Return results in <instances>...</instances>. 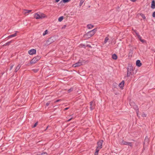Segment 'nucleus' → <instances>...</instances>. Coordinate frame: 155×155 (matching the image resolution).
Listing matches in <instances>:
<instances>
[{
  "label": "nucleus",
  "mask_w": 155,
  "mask_h": 155,
  "mask_svg": "<svg viewBox=\"0 0 155 155\" xmlns=\"http://www.w3.org/2000/svg\"><path fill=\"white\" fill-rule=\"evenodd\" d=\"M97 30V28H95L85 34L84 35V37L87 38H90L94 34Z\"/></svg>",
  "instance_id": "1"
},
{
  "label": "nucleus",
  "mask_w": 155,
  "mask_h": 155,
  "mask_svg": "<svg viewBox=\"0 0 155 155\" xmlns=\"http://www.w3.org/2000/svg\"><path fill=\"white\" fill-rule=\"evenodd\" d=\"M103 142V141L102 140H100L97 142V146L96 147V151L94 153L95 155H98L99 151L102 148V145Z\"/></svg>",
  "instance_id": "2"
},
{
  "label": "nucleus",
  "mask_w": 155,
  "mask_h": 155,
  "mask_svg": "<svg viewBox=\"0 0 155 155\" xmlns=\"http://www.w3.org/2000/svg\"><path fill=\"white\" fill-rule=\"evenodd\" d=\"M127 70V76L129 77L132 75L133 73V67L130 64L128 65Z\"/></svg>",
  "instance_id": "3"
},
{
  "label": "nucleus",
  "mask_w": 155,
  "mask_h": 155,
  "mask_svg": "<svg viewBox=\"0 0 155 155\" xmlns=\"http://www.w3.org/2000/svg\"><path fill=\"white\" fill-rule=\"evenodd\" d=\"M45 17V15L42 13L38 12L34 14V17L36 19H42Z\"/></svg>",
  "instance_id": "4"
},
{
  "label": "nucleus",
  "mask_w": 155,
  "mask_h": 155,
  "mask_svg": "<svg viewBox=\"0 0 155 155\" xmlns=\"http://www.w3.org/2000/svg\"><path fill=\"white\" fill-rule=\"evenodd\" d=\"M54 40L55 39L54 37H51L49 38L46 41V45H48L50 44L54 41Z\"/></svg>",
  "instance_id": "5"
},
{
  "label": "nucleus",
  "mask_w": 155,
  "mask_h": 155,
  "mask_svg": "<svg viewBox=\"0 0 155 155\" xmlns=\"http://www.w3.org/2000/svg\"><path fill=\"white\" fill-rule=\"evenodd\" d=\"M82 62L80 60H79V61L78 62L73 64V66L75 67H76L80 66L81 65H82Z\"/></svg>",
  "instance_id": "6"
},
{
  "label": "nucleus",
  "mask_w": 155,
  "mask_h": 155,
  "mask_svg": "<svg viewBox=\"0 0 155 155\" xmlns=\"http://www.w3.org/2000/svg\"><path fill=\"white\" fill-rule=\"evenodd\" d=\"M36 50L35 49H31L28 51V54L30 55H33L36 53Z\"/></svg>",
  "instance_id": "7"
},
{
  "label": "nucleus",
  "mask_w": 155,
  "mask_h": 155,
  "mask_svg": "<svg viewBox=\"0 0 155 155\" xmlns=\"http://www.w3.org/2000/svg\"><path fill=\"white\" fill-rule=\"evenodd\" d=\"M90 108L91 110H93L94 108L95 107V103H93V101H91L90 103Z\"/></svg>",
  "instance_id": "8"
},
{
  "label": "nucleus",
  "mask_w": 155,
  "mask_h": 155,
  "mask_svg": "<svg viewBox=\"0 0 155 155\" xmlns=\"http://www.w3.org/2000/svg\"><path fill=\"white\" fill-rule=\"evenodd\" d=\"M137 36L138 38V39L140 41H141L143 43L145 42V40L142 39V38L139 35V34L137 35Z\"/></svg>",
  "instance_id": "9"
},
{
  "label": "nucleus",
  "mask_w": 155,
  "mask_h": 155,
  "mask_svg": "<svg viewBox=\"0 0 155 155\" xmlns=\"http://www.w3.org/2000/svg\"><path fill=\"white\" fill-rule=\"evenodd\" d=\"M151 7L152 9L155 8V1L154 0H153L152 1Z\"/></svg>",
  "instance_id": "10"
},
{
  "label": "nucleus",
  "mask_w": 155,
  "mask_h": 155,
  "mask_svg": "<svg viewBox=\"0 0 155 155\" xmlns=\"http://www.w3.org/2000/svg\"><path fill=\"white\" fill-rule=\"evenodd\" d=\"M136 64L137 66L139 67L142 64L140 62V60H138L136 61Z\"/></svg>",
  "instance_id": "11"
},
{
  "label": "nucleus",
  "mask_w": 155,
  "mask_h": 155,
  "mask_svg": "<svg viewBox=\"0 0 155 155\" xmlns=\"http://www.w3.org/2000/svg\"><path fill=\"white\" fill-rule=\"evenodd\" d=\"M37 61V60L36 59V58H34L31 61L30 63L31 64H34L36 63Z\"/></svg>",
  "instance_id": "12"
},
{
  "label": "nucleus",
  "mask_w": 155,
  "mask_h": 155,
  "mask_svg": "<svg viewBox=\"0 0 155 155\" xmlns=\"http://www.w3.org/2000/svg\"><path fill=\"white\" fill-rule=\"evenodd\" d=\"M18 31H16L15 32V33H14V34H12V35H9L8 37L9 38H12V37H15L17 35V32Z\"/></svg>",
  "instance_id": "13"
},
{
  "label": "nucleus",
  "mask_w": 155,
  "mask_h": 155,
  "mask_svg": "<svg viewBox=\"0 0 155 155\" xmlns=\"http://www.w3.org/2000/svg\"><path fill=\"white\" fill-rule=\"evenodd\" d=\"M124 84V81H122L121 82L119 83V87H123Z\"/></svg>",
  "instance_id": "14"
},
{
  "label": "nucleus",
  "mask_w": 155,
  "mask_h": 155,
  "mask_svg": "<svg viewBox=\"0 0 155 155\" xmlns=\"http://www.w3.org/2000/svg\"><path fill=\"white\" fill-rule=\"evenodd\" d=\"M94 27V26L93 25H92L91 24H88L87 25V27L89 29H91L93 28Z\"/></svg>",
  "instance_id": "15"
},
{
  "label": "nucleus",
  "mask_w": 155,
  "mask_h": 155,
  "mask_svg": "<svg viewBox=\"0 0 155 155\" xmlns=\"http://www.w3.org/2000/svg\"><path fill=\"white\" fill-rule=\"evenodd\" d=\"M21 65L20 64H18L16 67L15 71L17 72L20 68Z\"/></svg>",
  "instance_id": "16"
},
{
  "label": "nucleus",
  "mask_w": 155,
  "mask_h": 155,
  "mask_svg": "<svg viewBox=\"0 0 155 155\" xmlns=\"http://www.w3.org/2000/svg\"><path fill=\"white\" fill-rule=\"evenodd\" d=\"M112 58L114 60H116L117 59V57L116 54H114L112 55Z\"/></svg>",
  "instance_id": "17"
},
{
  "label": "nucleus",
  "mask_w": 155,
  "mask_h": 155,
  "mask_svg": "<svg viewBox=\"0 0 155 155\" xmlns=\"http://www.w3.org/2000/svg\"><path fill=\"white\" fill-rule=\"evenodd\" d=\"M148 141H149L148 138L147 137H146L145 139V140H144V144L145 143L148 144V142H149Z\"/></svg>",
  "instance_id": "18"
},
{
  "label": "nucleus",
  "mask_w": 155,
  "mask_h": 155,
  "mask_svg": "<svg viewBox=\"0 0 155 155\" xmlns=\"http://www.w3.org/2000/svg\"><path fill=\"white\" fill-rule=\"evenodd\" d=\"M22 13L24 15H26L27 13H28V10L24 9L23 10Z\"/></svg>",
  "instance_id": "19"
},
{
  "label": "nucleus",
  "mask_w": 155,
  "mask_h": 155,
  "mask_svg": "<svg viewBox=\"0 0 155 155\" xmlns=\"http://www.w3.org/2000/svg\"><path fill=\"white\" fill-rule=\"evenodd\" d=\"M12 41L8 42L7 43H6L5 44H4L3 45V46H5L7 45H8L12 43Z\"/></svg>",
  "instance_id": "20"
},
{
  "label": "nucleus",
  "mask_w": 155,
  "mask_h": 155,
  "mask_svg": "<svg viewBox=\"0 0 155 155\" xmlns=\"http://www.w3.org/2000/svg\"><path fill=\"white\" fill-rule=\"evenodd\" d=\"M109 40V38L108 37H106L104 39V44H106L107 42V41Z\"/></svg>",
  "instance_id": "21"
},
{
  "label": "nucleus",
  "mask_w": 155,
  "mask_h": 155,
  "mask_svg": "<svg viewBox=\"0 0 155 155\" xmlns=\"http://www.w3.org/2000/svg\"><path fill=\"white\" fill-rule=\"evenodd\" d=\"M85 0H81L80 3L79 5L81 6Z\"/></svg>",
  "instance_id": "22"
},
{
  "label": "nucleus",
  "mask_w": 155,
  "mask_h": 155,
  "mask_svg": "<svg viewBox=\"0 0 155 155\" xmlns=\"http://www.w3.org/2000/svg\"><path fill=\"white\" fill-rule=\"evenodd\" d=\"M64 19V17L63 16H61L59 18V21H61Z\"/></svg>",
  "instance_id": "23"
},
{
  "label": "nucleus",
  "mask_w": 155,
  "mask_h": 155,
  "mask_svg": "<svg viewBox=\"0 0 155 155\" xmlns=\"http://www.w3.org/2000/svg\"><path fill=\"white\" fill-rule=\"evenodd\" d=\"M127 142L124 141L123 140L121 142V144H124V145H126V143H127Z\"/></svg>",
  "instance_id": "24"
},
{
  "label": "nucleus",
  "mask_w": 155,
  "mask_h": 155,
  "mask_svg": "<svg viewBox=\"0 0 155 155\" xmlns=\"http://www.w3.org/2000/svg\"><path fill=\"white\" fill-rule=\"evenodd\" d=\"M71 0H62L61 2L62 1L64 2V3H66L70 1Z\"/></svg>",
  "instance_id": "25"
},
{
  "label": "nucleus",
  "mask_w": 155,
  "mask_h": 155,
  "mask_svg": "<svg viewBox=\"0 0 155 155\" xmlns=\"http://www.w3.org/2000/svg\"><path fill=\"white\" fill-rule=\"evenodd\" d=\"M140 15L141 16V17L143 18V19H145L146 17L143 14L141 13L140 14Z\"/></svg>",
  "instance_id": "26"
},
{
  "label": "nucleus",
  "mask_w": 155,
  "mask_h": 155,
  "mask_svg": "<svg viewBox=\"0 0 155 155\" xmlns=\"http://www.w3.org/2000/svg\"><path fill=\"white\" fill-rule=\"evenodd\" d=\"M126 145H127L130 146V147L132 146V144L131 142H127V143H126Z\"/></svg>",
  "instance_id": "27"
},
{
  "label": "nucleus",
  "mask_w": 155,
  "mask_h": 155,
  "mask_svg": "<svg viewBox=\"0 0 155 155\" xmlns=\"http://www.w3.org/2000/svg\"><path fill=\"white\" fill-rule=\"evenodd\" d=\"M48 32V30H46L43 33V35L45 36L47 34Z\"/></svg>",
  "instance_id": "28"
},
{
  "label": "nucleus",
  "mask_w": 155,
  "mask_h": 155,
  "mask_svg": "<svg viewBox=\"0 0 155 155\" xmlns=\"http://www.w3.org/2000/svg\"><path fill=\"white\" fill-rule=\"evenodd\" d=\"M132 30L134 31V32L135 33L136 35L139 34V33L137 32L136 30L132 29Z\"/></svg>",
  "instance_id": "29"
},
{
  "label": "nucleus",
  "mask_w": 155,
  "mask_h": 155,
  "mask_svg": "<svg viewBox=\"0 0 155 155\" xmlns=\"http://www.w3.org/2000/svg\"><path fill=\"white\" fill-rule=\"evenodd\" d=\"M32 70L35 73H36V72H37L38 71V69H33Z\"/></svg>",
  "instance_id": "30"
},
{
  "label": "nucleus",
  "mask_w": 155,
  "mask_h": 155,
  "mask_svg": "<svg viewBox=\"0 0 155 155\" xmlns=\"http://www.w3.org/2000/svg\"><path fill=\"white\" fill-rule=\"evenodd\" d=\"M48 154L47 153L45 152H44L41 153V155H47Z\"/></svg>",
  "instance_id": "31"
},
{
  "label": "nucleus",
  "mask_w": 155,
  "mask_h": 155,
  "mask_svg": "<svg viewBox=\"0 0 155 155\" xmlns=\"http://www.w3.org/2000/svg\"><path fill=\"white\" fill-rule=\"evenodd\" d=\"M73 88H71L69 90H68V93L70 92H71L72 91H73Z\"/></svg>",
  "instance_id": "32"
},
{
  "label": "nucleus",
  "mask_w": 155,
  "mask_h": 155,
  "mask_svg": "<svg viewBox=\"0 0 155 155\" xmlns=\"http://www.w3.org/2000/svg\"><path fill=\"white\" fill-rule=\"evenodd\" d=\"M146 114L144 113H143L142 115V116L143 117H146Z\"/></svg>",
  "instance_id": "33"
},
{
  "label": "nucleus",
  "mask_w": 155,
  "mask_h": 155,
  "mask_svg": "<svg viewBox=\"0 0 155 155\" xmlns=\"http://www.w3.org/2000/svg\"><path fill=\"white\" fill-rule=\"evenodd\" d=\"M35 58H36L37 60V61L40 59V57L39 56H38L36 57H35Z\"/></svg>",
  "instance_id": "34"
},
{
  "label": "nucleus",
  "mask_w": 155,
  "mask_h": 155,
  "mask_svg": "<svg viewBox=\"0 0 155 155\" xmlns=\"http://www.w3.org/2000/svg\"><path fill=\"white\" fill-rule=\"evenodd\" d=\"M37 124H38V122H36V123L35 124H34V126H33V127H35L37 126Z\"/></svg>",
  "instance_id": "35"
},
{
  "label": "nucleus",
  "mask_w": 155,
  "mask_h": 155,
  "mask_svg": "<svg viewBox=\"0 0 155 155\" xmlns=\"http://www.w3.org/2000/svg\"><path fill=\"white\" fill-rule=\"evenodd\" d=\"M13 66H14V65H12L10 67V70H11L12 69V68Z\"/></svg>",
  "instance_id": "36"
},
{
  "label": "nucleus",
  "mask_w": 155,
  "mask_h": 155,
  "mask_svg": "<svg viewBox=\"0 0 155 155\" xmlns=\"http://www.w3.org/2000/svg\"><path fill=\"white\" fill-rule=\"evenodd\" d=\"M66 27V25H64L62 27V29H64Z\"/></svg>",
  "instance_id": "37"
},
{
  "label": "nucleus",
  "mask_w": 155,
  "mask_h": 155,
  "mask_svg": "<svg viewBox=\"0 0 155 155\" xmlns=\"http://www.w3.org/2000/svg\"><path fill=\"white\" fill-rule=\"evenodd\" d=\"M152 15L153 17H155V12H153Z\"/></svg>",
  "instance_id": "38"
},
{
  "label": "nucleus",
  "mask_w": 155,
  "mask_h": 155,
  "mask_svg": "<svg viewBox=\"0 0 155 155\" xmlns=\"http://www.w3.org/2000/svg\"><path fill=\"white\" fill-rule=\"evenodd\" d=\"M72 118H73V117H71L70 119H69V120H67V122H69V121H70Z\"/></svg>",
  "instance_id": "39"
},
{
  "label": "nucleus",
  "mask_w": 155,
  "mask_h": 155,
  "mask_svg": "<svg viewBox=\"0 0 155 155\" xmlns=\"http://www.w3.org/2000/svg\"><path fill=\"white\" fill-rule=\"evenodd\" d=\"M49 104H50L49 102H48V103H47L46 104V106H48L49 105Z\"/></svg>",
  "instance_id": "40"
},
{
  "label": "nucleus",
  "mask_w": 155,
  "mask_h": 155,
  "mask_svg": "<svg viewBox=\"0 0 155 155\" xmlns=\"http://www.w3.org/2000/svg\"><path fill=\"white\" fill-rule=\"evenodd\" d=\"M130 0L133 2H134L136 1V0Z\"/></svg>",
  "instance_id": "41"
},
{
  "label": "nucleus",
  "mask_w": 155,
  "mask_h": 155,
  "mask_svg": "<svg viewBox=\"0 0 155 155\" xmlns=\"http://www.w3.org/2000/svg\"><path fill=\"white\" fill-rule=\"evenodd\" d=\"M28 13L31 12V10H28Z\"/></svg>",
  "instance_id": "42"
},
{
  "label": "nucleus",
  "mask_w": 155,
  "mask_h": 155,
  "mask_svg": "<svg viewBox=\"0 0 155 155\" xmlns=\"http://www.w3.org/2000/svg\"><path fill=\"white\" fill-rule=\"evenodd\" d=\"M132 52V50H130V53Z\"/></svg>",
  "instance_id": "43"
},
{
  "label": "nucleus",
  "mask_w": 155,
  "mask_h": 155,
  "mask_svg": "<svg viewBox=\"0 0 155 155\" xmlns=\"http://www.w3.org/2000/svg\"><path fill=\"white\" fill-rule=\"evenodd\" d=\"M68 108H69L68 107H67L66 108H65L64 109V110H67L68 109Z\"/></svg>",
  "instance_id": "44"
},
{
  "label": "nucleus",
  "mask_w": 155,
  "mask_h": 155,
  "mask_svg": "<svg viewBox=\"0 0 155 155\" xmlns=\"http://www.w3.org/2000/svg\"><path fill=\"white\" fill-rule=\"evenodd\" d=\"M56 2H58V0H55Z\"/></svg>",
  "instance_id": "45"
},
{
  "label": "nucleus",
  "mask_w": 155,
  "mask_h": 155,
  "mask_svg": "<svg viewBox=\"0 0 155 155\" xmlns=\"http://www.w3.org/2000/svg\"><path fill=\"white\" fill-rule=\"evenodd\" d=\"M87 46H88V47H91V46H90V45H87Z\"/></svg>",
  "instance_id": "46"
},
{
  "label": "nucleus",
  "mask_w": 155,
  "mask_h": 155,
  "mask_svg": "<svg viewBox=\"0 0 155 155\" xmlns=\"http://www.w3.org/2000/svg\"><path fill=\"white\" fill-rule=\"evenodd\" d=\"M56 102H58V100H57L56 101Z\"/></svg>",
  "instance_id": "47"
},
{
  "label": "nucleus",
  "mask_w": 155,
  "mask_h": 155,
  "mask_svg": "<svg viewBox=\"0 0 155 155\" xmlns=\"http://www.w3.org/2000/svg\"><path fill=\"white\" fill-rule=\"evenodd\" d=\"M137 110H138V108H137Z\"/></svg>",
  "instance_id": "48"
},
{
  "label": "nucleus",
  "mask_w": 155,
  "mask_h": 155,
  "mask_svg": "<svg viewBox=\"0 0 155 155\" xmlns=\"http://www.w3.org/2000/svg\"><path fill=\"white\" fill-rule=\"evenodd\" d=\"M114 88H116V89H117V88H115V87H114Z\"/></svg>",
  "instance_id": "49"
},
{
  "label": "nucleus",
  "mask_w": 155,
  "mask_h": 155,
  "mask_svg": "<svg viewBox=\"0 0 155 155\" xmlns=\"http://www.w3.org/2000/svg\"><path fill=\"white\" fill-rule=\"evenodd\" d=\"M117 94V93H115V94Z\"/></svg>",
  "instance_id": "50"
},
{
  "label": "nucleus",
  "mask_w": 155,
  "mask_h": 155,
  "mask_svg": "<svg viewBox=\"0 0 155 155\" xmlns=\"http://www.w3.org/2000/svg\"><path fill=\"white\" fill-rule=\"evenodd\" d=\"M60 101V100H58L59 101Z\"/></svg>",
  "instance_id": "51"
},
{
  "label": "nucleus",
  "mask_w": 155,
  "mask_h": 155,
  "mask_svg": "<svg viewBox=\"0 0 155 155\" xmlns=\"http://www.w3.org/2000/svg\"><path fill=\"white\" fill-rule=\"evenodd\" d=\"M137 114L138 115V113L137 112Z\"/></svg>",
  "instance_id": "52"
},
{
  "label": "nucleus",
  "mask_w": 155,
  "mask_h": 155,
  "mask_svg": "<svg viewBox=\"0 0 155 155\" xmlns=\"http://www.w3.org/2000/svg\"><path fill=\"white\" fill-rule=\"evenodd\" d=\"M154 52H155V51H154Z\"/></svg>",
  "instance_id": "53"
}]
</instances>
